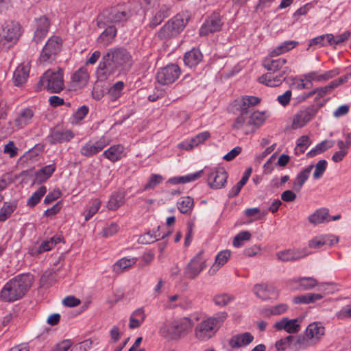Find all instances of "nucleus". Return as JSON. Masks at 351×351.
I'll return each mask as SVG.
<instances>
[{"instance_id": "nucleus-40", "label": "nucleus", "mask_w": 351, "mask_h": 351, "mask_svg": "<svg viewBox=\"0 0 351 351\" xmlns=\"http://www.w3.org/2000/svg\"><path fill=\"white\" fill-rule=\"evenodd\" d=\"M334 141L332 140H324L316 145V146L311 149L306 154L309 158H313L318 154H322L328 149L332 147Z\"/></svg>"}, {"instance_id": "nucleus-52", "label": "nucleus", "mask_w": 351, "mask_h": 351, "mask_svg": "<svg viewBox=\"0 0 351 351\" xmlns=\"http://www.w3.org/2000/svg\"><path fill=\"white\" fill-rule=\"evenodd\" d=\"M197 179V172L184 176H176L168 180L167 182L171 184H185Z\"/></svg>"}, {"instance_id": "nucleus-16", "label": "nucleus", "mask_w": 351, "mask_h": 351, "mask_svg": "<svg viewBox=\"0 0 351 351\" xmlns=\"http://www.w3.org/2000/svg\"><path fill=\"white\" fill-rule=\"evenodd\" d=\"M170 15L171 6L167 4L160 5L158 9L153 12L148 27L151 29H154Z\"/></svg>"}, {"instance_id": "nucleus-10", "label": "nucleus", "mask_w": 351, "mask_h": 351, "mask_svg": "<svg viewBox=\"0 0 351 351\" xmlns=\"http://www.w3.org/2000/svg\"><path fill=\"white\" fill-rule=\"evenodd\" d=\"M202 173L206 175L207 183L211 189H222L227 182L228 175L223 167L206 168L204 171H199V177Z\"/></svg>"}, {"instance_id": "nucleus-60", "label": "nucleus", "mask_w": 351, "mask_h": 351, "mask_svg": "<svg viewBox=\"0 0 351 351\" xmlns=\"http://www.w3.org/2000/svg\"><path fill=\"white\" fill-rule=\"evenodd\" d=\"M292 96V92L290 90H287L283 94L280 95L277 97V101L283 107L287 106L291 101Z\"/></svg>"}, {"instance_id": "nucleus-37", "label": "nucleus", "mask_w": 351, "mask_h": 351, "mask_svg": "<svg viewBox=\"0 0 351 351\" xmlns=\"http://www.w3.org/2000/svg\"><path fill=\"white\" fill-rule=\"evenodd\" d=\"M33 116L34 112L31 108L22 109L15 119V125L19 128H23L29 123Z\"/></svg>"}, {"instance_id": "nucleus-11", "label": "nucleus", "mask_w": 351, "mask_h": 351, "mask_svg": "<svg viewBox=\"0 0 351 351\" xmlns=\"http://www.w3.org/2000/svg\"><path fill=\"white\" fill-rule=\"evenodd\" d=\"M319 108L315 105L301 108L292 117L291 129L298 130L304 127L315 118Z\"/></svg>"}, {"instance_id": "nucleus-9", "label": "nucleus", "mask_w": 351, "mask_h": 351, "mask_svg": "<svg viewBox=\"0 0 351 351\" xmlns=\"http://www.w3.org/2000/svg\"><path fill=\"white\" fill-rule=\"evenodd\" d=\"M62 39L57 36H51L45 45L40 57V63L51 62L62 50Z\"/></svg>"}, {"instance_id": "nucleus-57", "label": "nucleus", "mask_w": 351, "mask_h": 351, "mask_svg": "<svg viewBox=\"0 0 351 351\" xmlns=\"http://www.w3.org/2000/svg\"><path fill=\"white\" fill-rule=\"evenodd\" d=\"M157 237H160V234H156V232H154V234H151L150 232H147L143 235H141L138 241L141 244H149L155 242L158 240Z\"/></svg>"}, {"instance_id": "nucleus-23", "label": "nucleus", "mask_w": 351, "mask_h": 351, "mask_svg": "<svg viewBox=\"0 0 351 351\" xmlns=\"http://www.w3.org/2000/svg\"><path fill=\"white\" fill-rule=\"evenodd\" d=\"M325 328L321 322H313L306 329V336L312 343H316L324 336Z\"/></svg>"}, {"instance_id": "nucleus-50", "label": "nucleus", "mask_w": 351, "mask_h": 351, "mask_svg": "<svg viewBox=\"0 0 351 351\" xmlns=\"http://www.w3.org/2000/svg\"><path fill=\"white\" fill-rule=\"evenodd\" d=\"M178 208L182 213H187L190 212L194 204L193 199L189 197H182L178 202Z\"/></svg>"}, {"instance_id": "nucleus-62", "label": "nucleus", "mask_w": 351, "mask_h": 351, "mask_svg": "<svg viewBox=\"0 0 351 351\" xmlns=\"http://www.w3.org/2000/svg\"><path fill=\"white\" fill-rule=\"evenodd\" d=\"M350 36V33L348 31L344 32L343 33L335 36L333 35V39L331 40V45L341 44L348 40Z\"/></svg>"}, {"instance_id": "nucleus-32", "label": "nucleus", "mask_w": 351, "mask_h": 351, "mask_svg": "<svg viewBox=\"0 0 351 351\" xmlns=\"http://www.w3.org/2000/svg\"><path fill=\"white\" fill-rule=\"evenodd\" d=\"M339 72L337 69L330 70L321 73L318 71H313L307 73L306 75L311 82L313 81L315 82H323L335 77L338 75Z\"/></svg>"}, {"instance_id": "nucleus-20", "label": "nucleus", "mask_w": 351, "mask_h": 351, "mask_svg": "<svg viewBox=\"0 0 351 351\" xmlns=\"http://www.w3.org/2000/svg\"><path fill=\"white\" fill-rule=\"evenodd\" d=\"M232 128L244 135L253 132V129H251L248 121L247 111H241L240 115L237 117L233 123Z\"/></svg>"}, {"instance_id": "nucleus-24", "label": "nucleus", "mask_w": 351, "mask_h": 351, "mask_svg": "<svg viewBox=\"0 0 351 351\" xmlns=\"http://www.w3.org/2000/svg\"><path fill=\"white\" fill-rule=\"evenodd\" d=\"M274 328L278 330H285L288 333H297L300 330V325L298 319H289L284 317L275 324Z\"/></svg>"}, {"instance_id": "nucleus-4", "label": "nucleus", "mask_w": 351, "mask_h": 351, "mask_svg": "<svg viewBox=\"0 0 351 351\" xmlns=\"http://www.w3.org/2000/svg\"><path fill=\"white\" fill-rule=\"evenodd\" d=\"M190 17L188 14H178L169 20L158 32L161 40H169L177 37L186 25Z\"/></svg>"}, {"instance_id": "nucleus-61", "label": "nucleus", "mask_w": 351, "mask_h": 351, "mask_svg": "<svg viewBox=\"0 0 351 351\" xmlns=\"http://www.w3.org/2000/svg\"><path fill=\"white\" fill-rule=\"evenodd\" d=\"M233 300V298L228 294H221L217 295L215 299V303L219 306L227 305Z\"/></svg>"}, {"instance_id": "nucleus-30", "label": "nucleus", "mask_w": 351, "mask_h": 351, "mask_svg": "<svg viewBox=\"0 0 351 351\" xmlns=\"http://www.w3.org/2000/svg\"><path fill=\"white\" fill-rule=\"evenodd\" d=\"M29 69L27 65H19L14 72L13 82L16 86H23L29 77Z\"/></svg>"}, {"instance_id": "nucleus-63", "label": "nucleus", "mask_w": 351, "mask_h": 351, "mask_svg": "<svg viewBox=\"0 0 351 351\" xmlns=\"http://www.w3.org/2000/svg\"><path fill=\"white\" fill-rule=\"evenodd\" d=\"M337 317L340 319L351 317V303L344 306L337 313Z\"/></svg>"}, {"instance_id": "nucleus-5", "label": "nucleus", "mask_w": 351, "mask_h": 351, "mask_svg": "<svg viewBox=\"0 0 351 351\" xmlns=\"http://www.w3.org/2000/svg\"><path fill=\"white\" fill-rule=\"evenodd\" d=\"M131 13L124 5H117L103 11L97 17V25L104 28L109 23H118L126 21Z\"/></svg>"}, {"instance_id": "nucleus-35", "label": "nucleus", "mask_w": 351, "mask_h": 351, "mask_svg": "<svg viewBox=\"0 0 351 351\" xmlns=\"http://www.w3.org/2000/svg\"><path fill=\"white\" fill-rule=\"evenodd\" d=\"M124 147L121 145L111 146L107 150L104 151L103 156L112 162H116L121 159Z\"/></svg>"}, {"instance_id": "nucleus-44", "label": "nucleus", "mask_w": 351, "mask_h": 351, "mask_svg": "<svg viewBox=\"0 0 351 351\" xmlns=\"http://www.w3.org/2000/svg\"><path fill=\"white\" fill-rule=\"evenodd\" d=\"M184 64L190 69H195L197 65V49L193 47L185 53L184 56Z\"/></svg>"}, {"instance_id": "nucleus-55", "label": "nucleus", "mask_w": 351, "mask_h": 351, "mask_svg": "<svg viewBox=\"0 0 351 351\" xmlns=\"http://www.w3.org/2000/svg\"><path fill=\"white\" fill-rule=\"evenodd\" d=\"M163 177L158 174H152L148 183L144 186V190L154 189L157 185L162 182Z\"/></svg>"}, {"instance_id": "nucleus-33", "label": "nucleus", "mask_w": 351, "mask_h": 351, "mask_svg": "<svg viewBox=\"0 0 351 351\" xmlns=\"http://www.w3.org/2000/svg\"><path fill=\"white\" fill-rule=\"evenodd\" d=\"M56 171L55 164L49 165L43 167L35 174L34 183L40 184L47 181Z\"/></svg>"}, {"instance_id": "nucleus-41", "label": "nucleus", "mask_w": 351, "mask_h": 351, "mask_svg": "<svg viewBox=\"0 0 351 351\" xmlns=\"http://www.w3.org/2000/svg\"><path fill=\"white\" fill-rule=\"evenodd\" d=\"M333 39V34H326L315 37L309 40V47H322L328 45H331V40Z\"/></svg>"}, {"instance_id": "nucleus-45", "label": "nucleus", "mask_w": 351, "mask_h": 351, "mask_svg": "<svg viewBox=\"0 0 351 351\" xmlns=\"http://www.w3.org/2000/svg\"><path fill=\"white\" fill-rule=\"evenodd\" d=\"M17 207L16 202H4L0 210V221H5L8 219Z\"/></svg>"}, {"instance_id": "nucleus-26", "label": "nucleus", "mask_w": 351, "mask_h": 351, "mask_svg": "<svg viewBox=\"0 0 351 351\" xmlns=\"http://www.w3.org/2000/svg\"><path fill=\"white\" fill-rule=\"evenodd\" d=\"M254 336L248 332L235 335L229 340V346L232 348L246 346L250 344L254 341Z\"/></svg>"}, {"instance_id": "nucleus-34", "label": "nucleus", "mask_w": 351, "mask_h": 351, "mask_svg": "<svg viewBox=\"0 0 351 351\" xmlns=\"http://www.w3.org/2000/svg\"><path fill=\"white\" fill-rule=\"evenodd\" d=\"M287 63V60L285 58L271 59L267 58L263 61V66L270 72L276 73L278 71L282 70L284 65Z\"/></svg>"}, {"instance_id": "nucleus-59", "label": "nucleus", "mask_w": 351, "mask_h": 351, "mask_svg": "<svg viewBox=\"0 0 351 351\" xmlns=\"http://www.w3.org/2000/svg\"><path fill=\"white\" fill-rule=\"evenodd\" d=\"M337 146L339 150H344L348 152L350 147H351V132L348 133L345 135V141L339 140L337 142Z\"/></svg>"}, {"instance_id": "nucleus-19", "label": "nucleus", "mask_w": 351, "mask_h": 351, "mask_svg": "<svg viewBox=\"0 0 351 351\" xmlns=\"http://www.w3.org/2000/svg\"><path fill=\"white\" fill-rule=\"evenodd\" d=\"M254 294L263 300L276 299L278 293L271 285H255L253 289Z\"/></svg>"}, {"instance_id": "nucleus-51", "label": "nucleus", "mask_w": 351, "mask_h": 351, "mask_svg": "<svg viewBox=\"0 0 351 351\" xmlns=\"http://www.w3.org/2000/svg\"><path fill=\"white\" fill-rule=\"evenodd\" d=\"M46 192V186H42L39 187V189L27 199V205L30 208L34 207L38 202H40L41 198L44 196Z\"/></svg>"}, {"instance_id": "nucleus-39", "label": "nucleus", "mask_w": 351, "mask_h": 351, "mask_svg": "<svg viewBox=\"0 0 351 351\" xmlns=\"http://www.w3.org/2000/svg\"><path fill=\"white\" fill-rule=\"evenodd\" d=\"M322 298L323 295L321 293H308L294 297L293 298V302L294 304H309L313 303Z\"/></svg>"}, {"instance_id": "nucleus-13", "label": "nucleus", "mask_w": 351, "mask_h": 351, "mask_svg": "<svg viewBox=\"0 0 351 351\" xmlns=\"http://www.w3.org/2000/svg\"><path fill=\"white\" fill-rule=\"evenodd\" d=\"M290 73V68L285 66L278 74L275 75L274 72H268L261 75L258 77V82L270 87L278 86Z\"/></svg>"}, {"instance_id": "nucleus-47", "label": "nucleus", "mask_w": 351, "mask_h": 351, "mask_svg": "<svg viewBox=\"0 0 351 351\" xmlns=\"http://www.w3.org/2000/svg\"><path fill=\"white\" fill-rule=\"evenodd\" d=\"M298 44L295 41H285L275 48L271 53V57L278 56L293 49Z\"/></svg>"}, {"instance_id": "nucleus-27", "label": "nucleus", "mask_w": 351, "mask_h": 351, "mask_svg": "<svg viewBox=\"0 0 351 351\" xmlns=\"http://www.w3.org/2000/svg\"><path fill=\"white\" fill-rule=\"evenodd\" d=\"M308 219L309 223L313 226L331 221L329 210L326 208L317 209L313 213L308 216Z\"/></svg>"}, {"instance_id": "nucleus-31", "label": "nucleus", "mask_w": 351, "mask_h": 351, "mask_svg": "<svg viewBox=\"0 0 351 351\" xmlns=\"http://www.w3.org/2000/svg\"><path fill=\"white\" fill-rule=\"evenodd\" d=\"M314 168L313 165H311L304 169L302 171H301L296 176V178L294 180V182L293 183V189L295 191H300L304 184V183L306 182V180L308 179L310 174L311 173L312 169Z\"/></svg>"}, {"instance_id": "nucleus-3", "label": "nucleus", "mask_w": 351, "mask_h": 351, "mask_svg": "<svg viewBox=\"0 0 351 351\" xmlns=\"http://www.w3.org/2000/svg\"><path fill=\"white\" fill-rule=\"evenodd\" d=\"M191 326V321L187 317L166 319L159 329V334L167 340H177Z\"/></svg>"}, {"instance_id": "nucleus-29", "label": "nucleus", "mask_w": 351, "mask_h": 351, "mask_svg": "<svg viewBox=\"0 0 351 351\" xmlns=\"http://www.w3.org/2000/svg\"><path fill=\"white\" fill-rule=\"evenodd\" d=\"M231 252L228 250L220 251L215 257V261L209 269L210 274H215L221 267H223L230 259Z\"/></svg>"}, {"instance_id": "nucleus-53", "label": "nucleus", "mask_w": 351, "mask_h": 351, "mask_svg": "<svg viewBox=\"0 0 351 351\" xmlns=\"http://www.w3.org/2000/svg\"><path fill=\"white\" fill-rule=\"evenodd\" d=\"M328 162L326 160H321L314 166L315 171L313 177L315 180L320 179L326 170Z\"/></svg>"}, {"instance_id": "nucleus-58", "label": "nucleus", "mask_w": 351, "mask_h": 351, "mask_svg": "<svg viewBox=\"0 0 351 351\" xmlns=\"http://www.w3.org/2000/svg\"><path fill=\"white\" fill-rule=\"evenodd\" d=\"M351 77V73L346 74L343 76L339 77L332 82H330L327 86L332 91L335 88L338 87L339 85L346 83L350 78Z\"/></svg>"}, {"instance_id": "nucleus-43", "label": "nucleus", "mask_w": 351, "mask_h": 351, "mask_svg": "<svg viewBox=\"0 0 351 351\" xmlns=\"http://www.w3.org/2000/svg\"><path fill=\"white\" fill-rule=\"evenodd\" d=\"M184 275L189 279H194L197 276V254L194 256L187 264Z\"/></svg>"}, {"instance_id": "nucleus-8", "label": "nucleus", "mask_w": 351, "mask_h": 351, "mask_svg": "<svg viewBox=\"0 0 351 351\" xmlns=\"http://www.w3.org/2000/svg\"><path fill=\"white\" fill-rule=\"evenodd\" d=\"M21 35V27L17 22L10 21L5 23L0 34V49L7 50L14 45Z\"/></svg>"}, {"instance_id": "nucleus-64", "label": "nucleus", "mask_w": 351, "mask_h": 351, "mask_svg": "<svg viewBox=\"0 0 351 351\" xmlns=\"http://www.w3.org/2000/svg\"><path fill=\"white\" fill-rule=\"evenodd\" d=\"M3 152L13 158L17 155L18 148L15 146L14 142L10 141L5 145Z\"/></svg>"}, {"instance_id": "nucleus-56", "label": "nucleus", "mask_w": 351, "mask_h": 351, "mask_svg": "<svg viewBox=\"0 0 351 351\" xmlns=\"http://www.w3.org/2000/svg\"><path fill=\"white\" fill-rule=\"evenodd\" d=\"M294 339V337L289 335L277 341L275 344L276 350L278 351H285Z\"/></svg>"}, {"instance_id": "nucleus-15", "label": "nucleus", "mask_w": 351, "mask_h": 351, "mask_svg": "<svg viewBox=\"0 0 351 351\" xmlns=\"http://www.w3.org/2000/svg\"><path fill=\"white\" fill-rule=\"evenodd\" d=\"M108 144L109 141L106 140L104 137L101 138L95 143L89 141L81 147L80 154L88 158L92 157L101 152Z\"/></svg>"}, {"instance_id": "nucleus-12", "label": "nucleus", "mask_w": 351, "mask_h": 351, "mask_svg": "<svg viewBox=\"0 0 351 351\" xmlns=\"http://www.w3.org/2000/svg\"><path fill=\"white\" fill-rule=\"evenodd\" d=\"M180 69L177 64H171L160 69L156 73V80L162 85L173 83L180 76Z\"/></svg>"}, {"instance_id": "nucleus-25", "label": "nucleus", "mask_w": 351, "mask_h": 351, "mask_svg": "<svg viewBox=\"0 0 351 351\" xmlns=\"http://www.w3.org/2000/svg\"><path fill=\"white\" fill-rule=\"evenodd\" d=\"M89 75L85 67H81L72 75L71 88L74 90L84 87L88 81Z\"/></svg>"}, {"instance_id": "nucleus-14", "label": "nucleus", "mask_w": 351, "mask_h": 351, "mask_svg": "<svg viewBox=\"0 0 351 351\" xmlns=\"http://www.w3.org/2000/svg\"><path fill=\"white\" fill-rule=\"evenodd\" d=\"M222 22L218 13H213L208 16L202 24L199 34L201 35H208L219 32L221 29Z\"/></svg>"}, {"instance_id": "nucleus-48", "label": "nucleus", "mask_w": 351, "mask_h": 351, "mask_svg": "<svg viewBox=\"0 0 351 351\" xmlns=\"http://www.w3.org/2000/svg\"><path fill=\"white\" fill-rule=\"evenodd\" d=\"M298 284V289L302 291L314 288L318 285L316 279L311 277H303L295 281Z\"/></svg>"}, {"instance_id": "nucleus-46", "label": "nucleus", "mask_w": 351, "mask_h": 351, "mask_svg": "<svg viewBox=\"0 0 351 351\" xmlns=\"http://www.w3.org/2000/svg\"><path fill=\"white\" fill-rule=\"evenodd\" d=\"M265 120V115L263 112H254L250 115L248 114V121L251 129H253V132L264 123Z\"/></svg>"}, {"instance_id": "nucleus-17", "label": "nucleus", "mask_w": 351, "mask_h": 351, "mask_svg": "<svg viewBox=\"0 0 351 351\" xmlns=\"http://www.w3.org/2000/svg\"><path fill=\"white\" fill-rule=\"evenodd\" d=\"M308 255L306 249H289L286 250L280 251L276 253V256L278 260L287 261H295Z\"/></svg>"}, {"instance_id": "nucleus-38", "label": "nucleus", "mask_w": 351, "mask_h": 351, "mask_svg": "<svg viewBox=\"0 0 351 351\" xmlns=\"http://www.w3.org/2000/svg\"><path fill=\"white\" fill-rule=\"evenodd\" d=\"M125 202V193L121 191L113 193L108 201V208L111 210H116Z\"/></svg>"}, {"instance_id": "nucleus-54", "label": "nucleus", "mask_w": 351, "mask_h": 351, "mask_svg": "<svg viewBox=\"0 0 351 351\" xmlns=\"http://www.w3.org/2000/svg\"><path fill=\"white\" fill-rule=\"evenodd\" d=\"M251 234L248 231H242L237 234L234 239L232 244L235 247H240L243 245V242L250 240Z\"/></svg>"}, {"instance_id": "nucleus-28", "label": "nucleus", "mask_w": 351, "mask_h": 351, "mask_svg": "<svg viewBox=\"0 0 351 351\" xmlns=\"http://www.w3.org/2000/svg\"><path fill=\"white\" fill-rule=\"evenodd\" d=\"M260 99L254 96H245L234 101V106L239 111H247L250 106H254L260 102Z\"/></svg>"}, {"instance_id": "nucleus-36", "label": "nucleus", "mask_w": 351, "mask_h": 351, "mask_svg": "<svg viewBox=\"0 0 351 351\" xmlns=\"http://www.w3.org/2000/svg\"><path fill=\"white\" fill-rule=\"evenodd\" d=\"M117 34V29L112 26L109 25L99 36L97 38L98 43L102 45L104 47L108 46L114 40Z\"/></svg>"}, {"instance_id": "nucleus-21", "label": "nucleus", "mask_w": 351, "mask_h": 351, "mask_svg": "<svg viewBox=\"0 0 351 351\" xmlns=\"http://www.w3.org/2000/svg\"><path fill=\"white\" fill-rule=\"evenodd\" d=\"M36 31L33 41L36 44L39 43L47 35L50 25L48 18L42 16L35 20Z\"/></svg>"}, {"instance_id": "nucleus-7", "label": "nucleus", "mask_w": 351, "mask_h": 351, "mask_svg": "<svg viewBox=\"0 0 351 351\" xmlns=\"http://www.w3.org/2000/svg\"><path fill=\"white\" fill-rule=\"evenodd\" d=\"M227 317V313L221 312L204 320L199 325V340L206 341L213 337Z\"/></svg>"}, {"instance_id": "nucleus-6", "label": "nucleus", "mask_w": 351, "mask_h": 351, "mask_svg": "<svg viewBox=\"0 0 351 351\" xmlns=\"http://www.w3.org/2000/svg\"><path fill=\"white\" fill-rule=\"evenodd\" d=\"M42 88H46L50 93H58L64 88L63 71L59 69L58 71H47L40 77L37 90Z\"/></svg>"}, {"instance_id": "nucleus-2", "label": "nucleus", "mask_w": 351, "mask_h": 351, "mask_svg": "<svg viewBox=\"0 0 351 351\" xmlns=\"http://www.w3.org/2000/svg\"><path fill=\"white\" fill-rule=\"evenodd\" d=\"M34 277L29 273L19 274L9 280L0 291V300L14 302L24 297L31 288Z\"/></svg>"}, {"instance_id": "nucleus-42", "label": "nucleus", "mask_w": 351, "mask_h": 351, "mask_svg": "<svg viewBox=\"0 0 351 351\" xmlns=\"http://www.w3.org/2000/svg\"><path fill=\"white\" fill-rule=\"evenodd\" d=\"M137 261L136 258H122L121 259L117 261L113 265V271L116 274H120L123 270L130 267L134 265Z\"/></svg>"}, {"instance_id": "nucleus-18", "label": "nucleus", "mask_w": 351, "mask_h": 351, "mask_svg": "<svg viewBox=\"0 0 351 351\" xmlns=\"http://www.w3.org/2000/svg\"><path fill=\"white\" fill-rule=\"evenodd\" d=\"M338 241V237L332 234H321L311 239L308 241V246L311 248L319 249L324 246H332Z\"/></svg>"}, {"instance_id": "nucleus-22", "label": "nucleus", "mask_w": 351, "mask_h": 351, "mask_svg": "<svg viewBox=\"0 0 351 351\" xmlns=\"http://www.w3.org/2000/svg\"><path fill=\"white\" fill-rule=\"evenodd\" d=\"M73 136L74 134L71 130H53L48 136V141L52 145L64 143L70 141Z\"/></svg>"}, {"instance_id": "nucleus-1", "label": "nucleus", "mask_w": 351, "mask_h": 351, "mask_svg": "<svg viewBox=\"0 0 351 351\" xmlns=\"http://www.w3.org/2000/svg\"><path fill=\"white\" fill-rule=\"evenodd\" d=\"M131 64V56L123 48H112L103 56L97 69V77L105 80L125 65Z\"/></svg>"}, {"instance_id": "nucleus-49", "label": "nucleus", "mask_w": 351, "mask_h": 351, "mask_svg": "<svg viewBox=\"0 0 351 351\" xmlns=\"http://www.w3.org/2000/svg\"><path fill=\"white\" fill-rule=\"evenodd\" d=\"M124 86L125 84L122 81H119L113 84L108 92L110 99L113 101L117 100L121 96Z\"/></svg>"}]
</instances>
